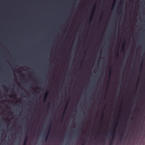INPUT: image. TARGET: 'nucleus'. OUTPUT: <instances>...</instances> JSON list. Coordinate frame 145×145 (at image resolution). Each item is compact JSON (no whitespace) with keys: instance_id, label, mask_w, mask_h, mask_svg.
Instances as JSON below:
<instances>
[{"instance_id":"obj_1","label":"nucleus","mask_w":145,"mask_h":145,"mask_svg":"<svg viewBox=\"0 0 145 145\" xmlns=\"http://www.w3.org/2000/svg\"><path fill=\"white\" fill-rule=\"evenodd\" d=\"M27 138H28V136H27L26 138L24 140V145H26Z\"/></svg>"},{"instance_id":"obj_2","label":"nucleus","mask_w":145,"mask_h":145,"mask_svg":"<svg viewBox=\"0 0 145 145\" xmlns=\"http://www.w3.org/2000/svg\"><path fill=\"white\" fill-rule=\"evenodd\" d=\"M48 95V93H46L45 94V98H44V101L46 99V97Z\"/></svg>"},{"instance_id":"obj_3","label":"nucleus","mask_w":145,"mask_h":145,"mask_svg":"<svg viewBox=\"0 0 145 145\" xmlns=\"http://www.w3.org/2000/svg\"><path fill=\"white\" fill-rule=\"evenodd\" d=\"M49 131H49V130L48 131V133H47V136L46 137V138L45 141H46V140H47V138H48V134L49 133Z\"/></svg>"},{"instance_id":"obj_4","label":"nucleus","mask_w":145,"mask_h":145,"mask_svg":"<svg viewBox=\"0 0 145 145\" xmlns=\"http://www.w3.org/2000/svg\"><path fill=\"white\" fill-rule=\"evenodd\" d=\"M93 13H94V12L93 11L92 12V13H91V15H92V16H93ZM92 16H90V18H92Z\"/></svg>"},{"instance_id":"obj_5","label":"nucleus","mask_w":145,"mask_h":145,"mask_svg":"<svg viewBox=\"0 0 145 145\" xmlns=\"http://www.w3.org/2000/svg\"><path fill=\"white\" fill-rule=\"evenodd\" d=\"M124 48V46H123L122 47V52H123L124 51V50H123V49Z\"/></svg>"},{"instance_id":"obj_6","label":"nucleus","mask_w":145,"mask_h":145,"mask_svg":"<svg viewBox=\"0 0 145 145\" xmlns=\"http://www.w3.org/2000/svg\"><path fill=\"white\" fill-rule=\"evenodd\" d=\"M68 104V103H66V106L65 107V108H67V106Z\"/></svg>"},{"instance_id":"obj_7","label":"nucleus","mask_w":145,"mask_h":145,"mask_svg":"<svg viewBox=\"0 0 145 145\" xmlns=\"http://www.w3.org/2000/svg\"><path fill=\"white\" fill-rule=\"evenodd\" d=\"M82 145H85V142H83L82 144Z\"/></svg>"},{"instance_id":"obj_8","label":"nucleus","mask_w":145,"mask_h":145,"mask_svg":"<svg viewBox=\"0 0 145 145\" xmlns=\"http://www.w3.org/2000/svg\"><path fill=\"white\" fill-rule=\"evenodd\" d=\"M142 63L140 65V67L142 68Z\"/></svg>"},{"instance_id":"obj_9","label":"nucleus","mask_w":145,"mask_h":145,"mask_svg":"<svg viewBox=\"0 0 145 145\" xmlns=\"http://www.w3.org/2000/svg\"><path fill=\"white\" fill-rule=\"evenodd\" d=\"M5 101H7L8 102H9L10 101L9 100Z\"/></svg>"},{"instance_id":"obj_10","label":"nucleus","mask_w":145,"mask_h":145,"mask_svg":"<svg viewBox=\"0 0 145 145\" xmlns=\"http://www.w3.org/2000/svg\"><path fill=\"white\" fill-rule=\"evenodd\" d=\"M12 96H14V97H14V95H12Z\"/></svg>"},{"instance_id":"obj_11","label":"nucleus","mask_w":145,"mask_h":145,"mask_svg":"<svg viewBox=\"0 0 145 145\" xmlns=\"http://www.w3.org/2000/svg\"><path fill=\"white\" fill-rule=\"evenodd\" d=\"M111 143H112L111 142V144H110V145H111Z\"/></svg>"},{"instance_id":"obj_12","label":"nucleus","mask_w":145,"mask_h":145,"mask_svg":"<svg viewBox=\"0 0 145 145\" xmlns=\"http://www.w3.org/2000/svg\"><path fill=\"white\" fill-rule=\"evenodd\" d=\"M132 0H131V1Z\"/></svg>"}]
</instances>
